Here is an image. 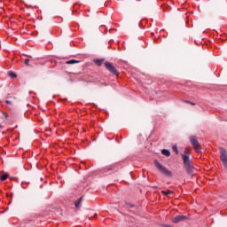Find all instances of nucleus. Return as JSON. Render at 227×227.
<instances>
[{"instance_id":"obj_3","label":"nucleus","mask_w":227,"mask_h":227,"mask_svg":"<svg viewBox=\"0 0 227 227\" xmlns=\"http://www.w3.org/2000/svg\"><path fill=\"white\" fill-rule=\"evenodd\" d=\"M190 141H191L195 152L200 153V152H201V145H200V141H198V137H196L195 136H192V137H190Z\"/></svg>"},{"instance_id":"obj_15","label":"nucleus","mask_w":227,"mask_h":227,"mask_svg":"<svg viewBox=\"0 0 227 227\" xmlns=\"http://www.w3.org/2000/svg\"><path fill=\"white\" fill-rule=\"evenodd\" d=\"M25 65L29 67V59H25Z\"/></svg>"},{"instance_id":"obj_1","label":"nucleus","mask_w":227,"mask_h":227,"mask_svg":"<svg viewBox=\"0 0 227 227\" xmlns=\"http://www.w3.org/2000/svg\"><path fill=\"white\" fill-rule=\"evenodd\" d=\"M183 160L186 173L190 175V176H192V175H194V167L192 166L189 153L183 154Z\"/></svg>"},{"instance_id":"obj_8","label":"nucleus","mask_w":227,"mask_h":227,"mask_svg":"<svg viewBox=\"0 0 227 227\" xmlns=\"http://www.w3.org/2000/svg\"><path fill=\"white\" fill-rule=\"evenodd\" d=\"M162 155H165L166 157H169L171 155V153L168 149H163L161 151Z\"/></svg>"},{"instance_id":"obj_5","label":"nucleus","mask_w":227,"mask_h":227,"mask_svg":"<svg viewBox=\"0 0 227 227\" xmlns=\"http://www.w3.org/2000/svg\"><path fill=\"white\" fill-rule=\"evenodd\" d=\"M187 219H189V217L187 215H176V217H174L172 219V222L175 223H182V221H187Z\"/></svg>"},{"instance_id":"obj_4","label":"nucleus","mask_w":227,"mask_h":227,"mask_svg":"<svg viewBox=\"0 0 227 227\" xmlns=\"http://www.w3.org/2000/svg\"><path fill=\"white\" fill-rule=\"evenodd\" d=\"M220 160H222L223 166L227 168V151L224 147L220 148Z\"/></svg>"},{"instance_id":"obj_19","label":"nucleus","mask_w":227,"mask_h":227,"mask_svg":"<svg viewBox=\"0 0 227 227\" xmlns=\"http://www.w3.org/2000/svg\"><path fill=\"white\" fill-rule=\"evenodd\" d=\"M114 75H118V71L116 69L114 70Z\"/></svg>"},{"instance_id":"obj_10","label":"nucleus","mask_w":227,"mask_h":227,"mask_svg":"<svg viewBox=\"0 0 227 227\" xmlns=\"http://www.w3.org/2000/svg\"><path fill=\"white\" fill-rule=\"evenodd\" d=\"M75 63H79V60L71 59L66 62V65H75Z\"/></svg>"},{"instance_id":"obj_18","label":"nucleus","mask_w":227,"mask_h":227,"mask_svg":"<svg viewBox=\"0 0 227 227\" xmlns=\"http://www.w3.org/2000/svg\"><path fill=\"white\" fill-rule=\"evenodd\" d=\"M106 170H107V171H113V168H107Z\"/></svg>"},{"instance_id":"obj_21","label":"nucleus","mask_w":227,"mask_h":227,"mask_svg":"<svg viewBox=\"0 0 227 227\" xmlns=\"http://www.w3.org/2000/svg\"><path fill=\"white\" fill-rule=\"evenodd\" d=\"M190 104H191V106H196V103L191 102Z\"/></svg>"},{"instance_id":"obj_20","label":"nucleus","mask_w":227,"mask_h":227,"mask_svg":"<svg viewBox=\"0 0 227 227\" xmlns=\"http://www.w3.org/2000/svg\"><path fill=\"white\" fill-rule=\"evenodd\" d=\"M185 104H191V101L189 100H184Z\"/></svg>"},{"instance_id":"obj_11","label":"nucleus","mask_w":227,"mask_h":227,"mask_svg":"<svg viewBox=\"0 0 227 227\" xmlns=\"http://www.w3.org/2000/svg\"><path fill=\"white\" fill-rule=\"evenodd\" d=\"M8 178V174L5 173V174H3L1 176H0V180L2 182H4V180H6Z\"/></svg>"},{"instance_id":"obj_22","label":"nucleus","mask_w":227,"mask_h":227,"mask_svg":"<svg viewBox=\"0 0 227 227\" xmlns=\"http://www.w3.org/2000/svg\"><path fill=\"white\" fill-rule=\"evenodd\" d=\"M153 189H158V187H157V186H154Z\"/></svg>"},{"instance_id":"obj_14","label":"nucleus","mask_w":227,"mask_h":227,"mask_svg":"<svg viewBox=\"0 0 227 227\" xmlns=\"http://www.w3.org/2000/svg\"><path fill=\"white\" fill-rule=\"evenodd\" d=\"M173 151L178 155V147L176 145H173Z\"/></svg>"},{"instance_id":"obj_13","label":"nucleus","mask_w":227,"mask_h":227,"mask_svg":"<svg viewBox=\"0 0 227 227\" xmlns=\"http://www.w3.org/2000/svg\"><path fill=\"white\" fill-rule=\"evenodd\" d=\"M8 75H9V77H12V79L17 77V74H15L14 72H9Z\"/></svg>"},{"instance_id":"obj_17","label":"nucleus","mask_w":227,"mask_h":227,"mask_svg":"<svg viewBox=\"0 0 227 227\" xmlns=\"http://www.w3.org/2000/svg\"><path fill=\"white\" fill-rule=\"evenodd\" d=\"M3 114H4V118H8V114L3 113Z\"/></svg>"},{"instance_id":"obj_2","label":"nucleus","mask_w":227,"mask_h":227,"mask_svg":"<svg viewBox=\"0 0 227 227\" xmlns=\"http://www.w3.org/2000/svg\"><path fill=\"white\" fill-rule=\"evenodd\" d=\"M154 164H155V167L157 168L158 171H160V173H161V175H165V176H168V177L173 176V174L171 173V171L167 169L166 167L162 166V164H160V162H159V160H155Z\"/></svg>"},{"instance_id":"obj_6","label":"nucleus","mask_w":227,"mask_h":227,"mask_svg":"<svg viewBox=\"0 0 227 227\" xmlns=\"http://www.w3.org/2000/svg\"><path fill=\"white\" fill-rule=\"evenodd\" d=\"M104 61H106V59H93V63L95 64L96 67H102V65H104Z\"/></svg>"},{"instance_id":"obj_9","label":"nucleus","mask_w":227,"mask_h":227,"mask_svg":"<svg viewBox=\"0 0 227 227\" xmlns=\"http://www.w3.org/2000/svg\"><path fill=\"white\" fill-rule=\"evenodd\" d=\"M82 202V197H81L79 200H77L74 202V206L76 207V208H79V207H81V203Z\"/></svg>"},{"instance_id":"obj_16","label":"nucleus","mask_w":227,"mask_h":227,"mask_svg":"<svg viewBox=\"0 0 227 227\" xmlns=\"http://www.w3.org/2000/svg\"><path fill=\"white\" fill-rule=\"evenodd\" d=\"M5 104H8L9 106H13V103L10 100H5Z\"/></svg>"},{"instance_id":"obj_23","label":"nucleus","mask_w":227,"mask_h":227,"mask_svg":"<svg viewBox=\"0 0 227 227\" xmlns=\"http://www.w3.org/2000/svg\"><path fill=\"white\" fill-rule=\"evenodd\" d=\"M0 129H2V126L0 125Z\"/></svg>"},{"instance_id":"obj_7","label":"nucleus","mask_w":227,"mask_h":227,"mask_svg":"<svg viewBox=\"0 0 227 227\" xmlns=\"http://www.w3.org/2000/svg\"><path fill=\"white\" fill-rule=\"evenodd\" d=\"M105 67L106 70H109V72H112V74H114V67H113L112 63L106 62L105 63Z\"/></svg>"},{"instance_id":"obj_12","label":"nucleus","mask_w":227,"mask_h":227,"mask_svg":"<svg viewBox=\"0 0 227 227\" xmlns=\"http://www.w3.org/2000/svg\"><path fill=\"white\" fill-rule=\"evenodd\" d=\"M161 193L165 194V196H168V194H173V191L171 190H168L167 192L162 191Z\"/></svg>"}]
</instances>
